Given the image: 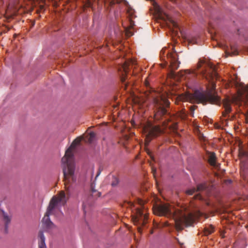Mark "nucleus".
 <instances>
[{"label":"nucleus","instance_id":"22","mask_svg":"<svg viewBox=\"0 0 248 248\" xmlns=\"http://www.w3.org/2000/svg\"><path fill=\"white\" fill-rule=\"evenodd\" d=\"M196 107H197L196 106H191L190 107V115H191L192 117L194 116V111L195 110Z\"/></svg>","mask_w":248,"mask_h":248},{"label":"nucleus","instance_id":"3","mask_svg":"<svg viewBox=\"0 0 248 248\" xmlns=\"http://www.w3.org/2000/svg\"><path fill=\"white\" fill-rule=\"evenodd\" d=\"M81 140V139L80 138L75 139L66 151L65 155L62 159V163L66 165L63 167V171L65 187L68 192L69 191L70 188L69 185L71 182L76 181V177L74 174L75 165L73 161V150L77 145L80 143Z\"/></svg>","mask_w":248,"mask_h":248},{"label":"nucleus","instance_id":"16","mask_svg":"<svg viewBox=\"0 0 248 248\" xmlns=\"http://www.w3.org/2000/svg\"><path fill=\"white\" fill-rule=\"evenodd\" d=\"M214 231V228L213 226L209 225L206 227L204 229V233L206 235H208L212 233Z\"/></svg>","mask_w":248,"mask_h":248},{"label":"nucleus","instance_id":"34","mask_svg":"<svg viewBox=\"0 0 248 248\" xmlns=\"http://www.w3.org/2000/svg\"><path fill=\"white\" fill-rule=\"evenodd\" d=\"M120 0H116V2H120Z\"/></svg>","mask_w":248,"mask_h":248},{"label":"nucleus","instance_id":"26","mask_svg":"<svg viewBox=\"0 0 248 248\" xmlns=\"http://www.w3.org/2000/svg\"><path fill=\"white\" fill-rule=\"evenodd\" d=\"M190 73L189 70H185L182 73V76H184L186 74H189Z\"/></svg>","mask_w":248,"mask_h":248},{"label":"nucleus","instance_id":"13","mask_svg":"<svg viewBox=\"0 0 248 248\" xmlns=\"http://www.w3.org/2000/svg\"><path fill=\"white\" fill-rule=\"evenodd\" d=\"M39 237L40 239V242L39 243V248H46L45 237L42 232H39Z\"/></svg>","mask_w":248,"mask_h":248},{"label":"nucleus","instance_id":"2","mask_svg":"<svg viewBox=\"0 0 248 248\" xmlns=\"http://www.w3.org/2000/svg\"><path fill=\"white\" fill-rule=\"evenodd\" d=\"M215 84L214 81H211L210 85L207 88L206 92L195 91L193 93H186L179 95L177 98L182 101H189L194 103L206 104L209 102L217 104L220 101V98L217 94L215 90Z\"/></svg>","mask_w":248,"mask_h":248},{"label":"nucleus","instance_id":"24","mask_svg":"<svg viewBox=\"0 0 248 248\" xmlns=\"http://www.w3.org/2000/svg\"><path fill=\"white\" fill-rule=\"evenodd\" d=\"M204 63V61L202 60H200L199 62V63L198 64V67L200 68L202 66V65Z\"/></svg>","mask_w":248,"mask_h":248},{"label":"nucleus","instance_id":"36","mask_svg":"<svg viewBox=\"0 0 248 248\" xmlns=\"http://www.w3.org/2000/svg\"><path fill=\"white\" fill-rule=\"evenodd\" d=\"M236 54H237V53L233 52V55H236Z\"/></svg>","mask_w":248,"mask_h":248},{"label":"nucleus","instance_id":"5","mask_svg":"<svg viewBox=\"0 0 248 248\" xmlns=\"http://www.w3.org/2000/svg\"><path fill=\"white\" fill-rule=\"evenodd\" d=\"M153 97L154 103L158 107V111L155 115V119H158V115H164L167 113V110L163 106H169V95L165 93L157 92L153 95Z\"/></svg>","mask_w":248,"mask_h":248},{"label":"nucleus","instance_id":"33","mask_svg":"<svg viewBox=\"0 0 248 248\" xmlns=\"http://www.w3.org/2000/svg\"><path fill=\"white\" fill-rule=\"evenodd\" d=\"M155 170H154V169H153V172L154 175H155Z\"/></svg>","mask_w":248,"mask_h":248},{"label":"nucleus","instance_id":"10","mask_svg":"<svg viewBox=\"0 0 248 248\" xmlns=\"http://www.w3.org/2000/svg\"><path fill=\"white\" fill-rule=\"evenodd\" d=\"M136 62L133 60H129L125 61V62L121 66L119 69L120 71H122L121 81L124 82L125 80V75L128 72V66L130 64H135Z\"/></svg>","mask_w":248,"mask_h":248},{"label":"nucleus","instance_id":"8","mask_svg":"<svg viewBox=\"0 0 248 248\" xmlns=\"http://www.w3.org/2000/svg\"><path fill=\"white\" fill-rule=\"evenodd\" d=\"M147 218L148 216L146 214H144L141 209L137 208L136 214L132 217V220L134 223L136 225L139 224L144 225L146 223V220L147 219Z\"/></svg>","mask_w":248,"mask_h":248},{"label":"nucleus","instance_id":"25","mask_svg":"<svg viewBox=\"0 0 248 248\" xmlns=\"http://www.w3.org/2000/svg\"><path fill=\"white\" fill-rule=\"evenodd\" d=\"M213 73L212 74V75L211 76V75H209V77H211V78L212 79H214V78H217V74L216 73V76L214 74V72H213Z\"/></svg>","mask_w":248,"mask_h":248},{"label":"nucleus","instance_id":"12","mask_svg":"<svg viewBox=\"0 0 248 248\" xmlns=\"http://www.w3.org/2000/svg\"><path fill=\"white\" fill-rule=\"evenodd\" d=\"M207 187V185L205 183L201 184L197 186V190L195 188H192L186 190V193L188 195H192L196 191H201L204 190Z\"/></svg>","mask_w":248,"mask_h":248},{"label":"nucleus","instance_id":"37","mask_svg":"<svg viewBox=\"0 0 248 248\" xmlns=\"http://www.w3.org/2000/svg\"><path fill=\"white\" fill-rule=\"evenodd\" d=\"M142 204V202L140 201V204Z\"/></svg>","mask_w":248,"mask_h":248},{"label":"nucleus","instance_id":"14","mask_svg":"<svg viewBox=\"0 0 248 248\" xmlns=\"http://www.w3.org/2000/svg\"><path fill=\"white\" fill-rule=\"evenodd\" d=\"M216 155L215 154L213 153H212L210 154L209 157V162L210 164L212 166L216 165Z\"/></svg>","mask_w":248,"mask_h":248},{"label":"nucleus","instance_id":"29","mask_svg":"<svg viewBox=\"0 0 248 248\" xmlns=\"http://www.w3.org/2000/svg\"><path fill=\"white\" fill-rule=\"evenodd\" d=\"M145 85L147 87L149 85V82H148V81L147 80H145Z\"/></svg>","mask_w":248,"mask_h":248},{"label":"nucleus","instance_id":"6","mask_svg":"<svg viewBox=\"0 0 248 248\" xmlns=\"http://www.w3.org/2000/svg\"><path fill=\"white\" fill-rule=\"evenodd\" d=\"M160 56L161 60L165 62L164 64H161L162 67H164L166 64L169 62L172 70L178 68L179 62H178L176 52H170L167 47H164L161 49Z\"/></svg>","mask_w":248,"mask_h":248},{"label":"nucleus","instance_id":"17","mask_svg":"<svg viewBox=\"0 0 248 248\" xmlns=\"http://www.w3.org/2000/svg\"><path fill=\"white\" fill-rule=\"evenodd\" d=\"M177 116L181 119L184 120L186 118L187 115L185 111L181 110L177 113Z\"/></svg>","mask_w":248,"mask_h":248},{"label":"nucleus","instance_id":"38","mask_svg":"<svg viewBox=\"0 0 248 248\" xmlns=\"http://www.w3.org/2000/svg\"><path fill=\"white\" fill-rule=\"evenodd\" d=\"M93 1H94V2H95V0H93Z\"/></svg>","mask_w":248,"mask_h":248},{"label":"nucleus","instance_id":"32","mask_svg":"<svg viewBox=\"0 0 248 248\" xmlns=\"http://www.w3.org/2000/svg\"><path fill=\"white\" fill-rule=\"evenodd\" d=\"M138 231H139V232H141V229L139 228H138Z\"/></svg>","mask_w":248,"mask_h":248},{"label":"nucleus","instance_id":"15","mask_svg":"<svg viewBox=\"0 0 248 248\" xmlns=\"http://www.w3.org/2000/svg\"><path fill=\"white\" fill-rule=\"evenodd\" d=\"M3 220L5 223V229H7V225L10 222L11 218L4 211H2Z\"/></svg>","mask_w":248,"mask_h":248},{"label":"nucleus","instance_id":"19","mask_svg":"<svg viewBox=\"0 0 248 248\" xmlns=\"http://www.w3.org/2000/svg\"><path fill=\"white\" fill-rule=\"evenodd\" d=\"M207 65L209 67L211 68V69L212 70V72L215 73L214 74L216 76V66L211 62L207 63Z\"/></svg>","mask_w":248,"mask_h":248},{"label":"nucleus","instance_id":"1","mask_svg":"<svg viewBox=\"0 0 248 248\" xmlns=\"http://www.w3.org/2000/svg\"><path fill=\"white\" fill-rule=\"evenodd\" d=\"M154 212L158 216L173 217L175 220L176 229L178 231L182 230L184 225H191L197 218L202 216L200 211H196L194 213H189L186 215L182 210H176L168 203L158 206L155 208Z\"/></svg>","mask_w":248,"mask_h":248},{"label":"nucleus","instance_id":"18","mask_svg":"<svg viewBox=\"0 0 248 248\" xmlns=\"http://www.w3.org/2000/svg\"><path fill=\"white\" fill-rule=\"evenodd\" d=\"M95 134L94 132H91L89 134V136H88V140L89 142L90 143L92 142L93 140L95 138Z\"/></svg>","mask_w":248,"mask_h":248},{"label":"nucleus","instance_id":"31","mask_svg":"<svg viewBox=\"0 0 248 248\" xmlns=\"http://www.w3.org/2000/svg\"><path fill=\"white\" fill-rule=\"evenodd\" d=\"M129 205L132 207L134 206V203L131 202H130Z\"/></svg>","mask_w":248,"mask_h":248},{"label":"nucleus","instance_id":"30","mask_svg":"<svg viewBox=\"0 0 248 248\" xmlns=\"http://www.w3.org/2000/svg\"><path fill=\"white\" fill-rule=\"evenodd\" d=\"M146 150L147 153L151 156V155H150V152L149 150L147 149H146Z\"/></svg>","mask_w":248,"mask_h":248},{"label":"nucleus","instance_id":"11","mask_svg":"<svg viewBox=\"0 0 248 248\" xmlns=\"http://www.w3.org/2000/svg\"><path fill=\"white\" fill-rule=\"evenodd\" d=\"M153 5L155 12L159 17L162 18H163L164 16H165L167 18H169L168 16L166 15V14L164 12L162 9L158 5L157 3L154 1Z\"/></svg>","mask_w":248,"mask_h":248},{"label":"nucleus","instance_id":"28","mask_svg":"<svg viewBox=\"0 0 248 248\" xmlns=\"http://www.w3.org/2000/svg\"><path fill=\"white\" fill-rule=\"evenodd\" d=\"M195 199H201V196L199 195H197L195 197Z\"/></svg>","mask_w":248,"mask_h":248},{"label":"nucleus","instance_id":"35","mask_svg":"<svg viewBox=\"0 0 248 248\" xmlns=\"http://www.w3.org/2000/svg\"><path fill=\"white\" fill-rule=\"evenodd\" d=\"M205 78H207V79H208V77H207V75H206V76H205Z\"/></svg>","mask_w":248,"mask_h":248},{"label":"nucleus","instance_id":"9","mask_svg":"<svg viewBox=\"0 0 248 248\" xmlns=\"http://www.w3.org/2000/svg\"><path fill=\"white\" fill-rule=\"evenodd\" d=\"M134 11L133 9L131 8H129L127 10V13L130 16L129 19L128 20L129 25H126L125 24H123V26L125 29V34L127 37H130L133 34V32L131 30L133 28L135 24L134 22L132 21V18L134 15Z\"/></svg>","mask_w":248,"mask_h":248},{"label":"nucleus","instance_id":"4","mask_svg":"<svg viewBox=\"0 0 248 248\" xmlns=\"http://www.w3.org/2000/svg\"><path fill=\"white\" fill-rule=\"evenodd\" d=\"M65 203V196L63 191H61L57 196H54L52 198L46 214L42 219L43 227L45 228L49 229L55 227L54 224L50 220L49 216L57 205H63Z\"/></svg>","mask_w":248,"mask_h":248},{"label":"nucleus","instance_id":"27","mask_svg":"<svg viewBox=\"0 0 248 248\" xmlns=\"http://www.w3.org/2000/svg\"><path fill=\"white\" fill-rule=\"evenodd\" d=\"M188 41L190 43H191V44H194L195 43H196V42L193 41L192 40H190V39H188Z\"/></svg>","mask_w":248,"mask_h":248},{"label":"nucleus","instance_id":"23","mask_svg":"<svg viewBox=\"0 0 248 248\" xmlns=\"http://www.w3.org/2000/svg\"><path fill=\"white\" fill-rule=\"evenodd\" d=\"M93 1V0H90V1H88L85 4V6L87 7H91L93 9V4L92 3Z\"/></svg>","mask_w":248,"mask_h":248},{"label":"nucleus","instance_id":"21","mask_svg":"<svg viewBox=\"0 0 248 248\" xmlns=\"http://www.w3.org/2000/svg\"><path fill=\"white\" fill-rule=\"evenodd\" d=\"M168 126L173 131H175L177 129V124L176 123H173V124L168 125Z\"/></svg>","mask_w":248,"mask_h":248},{"label":"nucleus","instance_id":"20","mask_svg":"<svg viewBox=\"0 0 248 248\" xmlns=\"http://www.w3.org/2000/svg\"><path fill=\"white\" fill-rule=\"evenodd\" d=\"M170 22L172 24V26H173V30L174 31V30L176 29V30H179V27H178V25L177 24V23L173 21V20H170Z\"/></svg>","mask_w":248,"mask_h":248},{"label":"nucleus","instance_id":"7","mask_svg":"<svg viewBox=\"0 0 248 248\" xmlns=\"http://www.w3.org/2000/svg\"><path fill=\"white\" fill-rule=\"evenodd\" d=\"M143 132L146 135L145 140V146L146 147L150 140L151 138L157 136L161 132V130L159 126H152L151 124H148L147 125L143 127Z\"/></svg>","mask_w":248,"mask_h":248}]
</instances>
